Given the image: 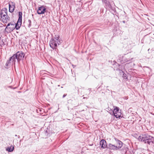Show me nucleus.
<instances>
[{"instance_id":"nucleus-8","label":"nucleus","mask_w":154,"mask_h":154,"mask_svg":"<svg viewBox=\"0 0 154 154\" xmlns=\"http://www.w3.org/2000/svg\"><path fill=\"white\" fill-rule=\"evenodd\" d=\"M11 4H9V11L10 13H12L14 12V10L15 8V4L13 2H11Z\"/></svg>"},{"instance_id":"nucleus-4","label":"nucleus","mask_w":154,"mask_h":154,"mask_svg":"<svg viewBox=\"0 0 154 154\" xmlns=\"http://www.w3.org/2000/svg\"><path fill=\"white\" fill-rule=\"evenodd\" d=\"M16 56L17 60L18 63H19L20 60H23L25 54L22 51H18L16 54H14Z\"/></svg>"},{"instance_id":"nucleus-5","label":"nucleus","mask_w":154,"mask_h":154,"mask_svg":"<svg viewBox=\"0 0 154 154\" xmlns=\"http://www.w3.org/2000/svg\"><path fill=\"white\" fill-rule=\"evenodd\" d=\"M133 59V58H132L131 59H127L125 57H123V60H122V63H125V62H128L125 65V67H126L127 66H129V67H132V64L134 66L135 65V64L134 63H132V60Z\"/></svg>"},{"instance_id":"nucleus-14","label":"nucleus","mask_w":154,"mask_h":154,"mask_svg":"<svg viewBox=\"0 0 154 154\" xmlns=\"http://www.w3.org/2000/svg\"><path fill=\"white\" fill-rule=\"evenodd\" d=\"M14 23L15 24V25H14L15 29L17 30L19 29L20 28L22 24V22H19L18 21H17V23Z\"/></svg>"},{"instance_id":"nucleus-24","label":"nucleus","mask_w":154,"mask_h":154,"mask_svg":"<svg viewBox=\"0 0 154 154\" xmlns=\"http://www.w3.org/2000/svg\"><path fill=\"white\" fill-rule=\"evenodd\" d=\"M45 134H46V133H47V134H48V131H47V130H46V131H45Z\"/></svg>"},{"instance_id":"nucleus-27","label":"nucleus","mask_w":154,"mask_h":154,"mask_svg":"<svg viewBox=\"0 0 154 154\" xmlns=\"http://www.w3.org/2000/svg\"><path fill=\"white\" fill-rule=\"evenodd\" d=\"M3 42V44H4V42Z\"/></svg>"},{"instance_id":"nucleus-9","label":"nucleus","mask_w":154,"mask_h":154,"mask_svg":"<svg viewBox=\"0 0 154 154\" xmlns=\"http://www.w3.org/2000/svg\"><path fill=\"white\" fill-rule=\"evenodd\" d=\"M100 145L101 148L105 149L107 146V143L106 141L104 140H102L100 142Z\"/></svg>"},{"instance_id":"nucleus-1","label":"nucleus","mask_w":154,"mask_h":154,"mask_svg":"<svg viewBox=\"0 0 154 154\" xmlns=\"http://www.w3.org/2000/svg\"><path fill=\"white\" fill-rule=\"evenodd\" d=\"M138 140L145 144H154V137L147 134H140L138 137Z\"/></svg>"},{"instance_id":"nucleus-3","label":"nucleus","mask_w":154,"mask_h":154,"mask_svg":"<svg viewBox=\"0 0 154 154\" xmlns=\"http://www.w3.org/2000/svg\"><path fill=\"white\" fill-rule=\"evenodd\" d=\"M114 6V3L113 2L110 3L109 2L105 5L106 9L109 10L110 12L112 13H115L116 11Z\"/></svg>"},{"instance_id":"nucleus-7","label":"nucleus","mask_w":154,"mask_h":154,"mask_svg":"<svg viewBox=\"0 0 154 154\" xmlns=\"http://www.w3.org/2000/svg\"><path fill=\"white\" fill-rule=\"evenodd\" d=\"M47 11V9L45 6L41 5L39 7L37 11V13L39 14H43Z\"/></svg>"},{"instance_id":"nucleus-21","label":"nucleus","mask_w":154,"mask_h":154,"mask_svg":"<svg viewBox=\"0 0 154 154\" xmlns=\"http://www.w3.org/2000/svg\"><path fill=\"white\" fill-rule=\"evenodd\" d=\"M28 22L29 23L28 24V26L29 27H30L31 26V20H30L29 19L28 20Z\"/></svg>"},{"instance_id":"nucleus-17","label":"nucleus","mask_w":154,"mask_h":154,"mask_svg":"<svg viewBox=\"0 0 154 154\" xmlns=\"http://www.w3.org/2000/svg\"><path fill=\"white\" fill-rule=\"evenodd\" d=\"M22 12H19L18 13L19 18L17 21H18L19 22L22 21Z\"/></svg>"},{"instance_id":"nucleus-2","label":"nucleus","mask_w":154,"mask_h":154,"mask_svg":"<svg viewBox=\"0 0 154 154\" xmlns=\"http://www.w3.org/2000/svg\"><path fill=\"white\" fill-rule=\"evenodd\" d=\"M62 41L58 35H55V37H53L49 42L50 47L53 49H55L57 45H59L62 43Z\"/></svg>"},{"instance_id":"nucleus-19","label":"nucleus","mask_w":154,"mask_h":154,"mask_svg":"<svg viewBox=\"0 0 154 154\" xmlns=\"http://www.w3.org/2000/svg\"><path fill=\"white\" fill-rule=\"evenodd\" d=\"M121 112H117L116 114H115V115H114V116L116 118H119L121 117Z\"/></svg>"},{"instance_id":"nucleus-26","label":"nucleus","mask_w":154,"mask_h":154,"mask_svg":"<svg viewBox=\"0 0 154 154\" xmlns=\"http://www.w3.org/2000/svg\"><path fill=\"white\" fill-rule=\"evenodd\" d=\"M15 136H17V135H15Z\"/></svg>"},{"instance_id":"nucleus-16","label":"nucleus","mask_w":154,"mask_h":154,"mask_svg":"<svg viewBox=\"0 0 154 154\" xmlns=\"http://www.w3.org/2000/svg\"><path fill=\"white\" fill-rule=\"evenodd\" d=\"M109 148L110 149L117 150V149L116 146L110 143L109 145Z\"/></svg>"},{"instance_id":"nucleus-20","label":"nucleus","mask_w":154,"mask_h":154,"mask_svg":"<svg viewBox=\"0 0 154 154\" xmlns=\"http://www.w3.org/2000/svg\"><path fill=\"white\" fill-rule=\"evenodd\" d=\"M14 147H8L7 148L6 150L8 152H11L13 151L14 150Z\"/></svg>"},{"instance_id":"nucleus-12","label":"nucleus","mask_w":154,"mask_h":154,"mask_svg":"<svg viewBox=\"0 0 154 154\" xmlns=\"http://www.w3.org/2000/svg\"><path fill=\"white\" fill-rule=\"evenodd\" d=\"M116 140L117 142V145L116 146L117 149H119L122 147V143L120 140H117L116 139H115Z\"/></svg>"},{"instance_id":"nucleus-10","label":"nucleus","mask_w":154,"mask_h":154,"mask_svg":"<svg viewBox=\"0 0 154 154\" xmlns=\"http://www.w3.org/2000/svg\"><path fill=\"white\" fill-rule=\"evenodd\" d=\"M8 10L6 8H3L1 10L0 13L1 17L8 15L7 14Z\"/></svg>"},{"instance_id":"nucleus-15","label":"nucleus","mask_w":154,"mask_h":154,"mask_svg":"<svg viewBox=\"0 0 154 154\" xmlns=\"http://www.w3.org/2000/svg\"><path fill=\"white\" fill-rule=\"evenodd\" d=\"M11 57V59H12V61L13 62V64H14V65L15 66V64L16 60H17L16 56H15V54H14Z\"/></svg>"},{"instance_id":"nucleus-25","label":"nucleus","mask_w":154,"mask_h":154,"mask_svg":"<svg viewBox=\"0 0 154 154\" xmlns=\"http://www.w3.org/2000/svg\"><path fill=\"white\" fill-rule=\"evenodd\" d=\"M90 90H91V89H90ZM90 93V92H89V94Z\"/></svg>"},{"instance_id":"nucleus-6","label":"nucleus","mask_w":154,"mask_h":154,"mask_svg":"<svg viewBox=\"0 0 154 154\" xmlns=\"http://www.w3.org/2000/svg\"><path fill=\"white\" fill-rule=\"evenodd\" d=\"M15 24L9 23L7 26L5 30L8 32H10L13 31L15 29Z\"/></svg>"},{"instance_id":"nucleus-22","label":"nucleus","mask_w":154,"mask_h":154,"mask_svg":"<svg viewBox=\"0 0 154 154\" xmlns=\"http://www.w3.org/2000/svg\"><path fill=\"white\" fill-rule=\"evenodd\" d=\"M102 2L103 3H104L105 4V5L106 4V3H107L109 2L107 0H102Z\"/></svg>"},{"instance_id":"nucleus-23","label":"nucleus","mask_w":154,"mask_h":154,"mask_svg":"<svg viewBox=\"0 0 154 154\" xmlns=\"http://www.w3.org/2000/svg\"><path fill=\"white\" fill-rule=\"evenodd\" d=\"M66 95H67V94H64L63 95V98H64V97H66Z\"/></svg>"},{"instance_id":"nucleus-13","label":"nucleus","mask_w":154,"mask_h":154,"mask_svg":"<svg viewBox=\"0 0 154 154\" xmlns=\"http://www.w3.org/2000/svg\"><path fill=\"white\" fill-rule=\"evenodd\" d=\"M12 60V59H11V57H10L9 60L7 61L5 64V65L7 66H8L11 65L12 66L14 65V64H13V62Z\"/></svg>"},{"instance_id":"nucleus-11","label":"nucleus","mask_w":154,"mask_h":154,"mask_svg":"<svg viewBox=\"0 0 154 154\" xmlns=\"http://www.w3.org/2000/svg\"><path fill=\"white\" fill-rule=\"evenodd\" d=\"M2 21L4 23H6L10 20V18L8 15L1 17Z\"/></svg>"},{"instance_id":"nucleus-18","label":"nucleus","mask_w":154,"mask_h":154,"mask_svg":"<svg viewBox=\"0 0 154 154\" xmlns=\"http://www.w3.org/2000/svg\"><path fill=\"white\" fill-rule=\"evenodd\" d=\"M119 108L118 107H116L115 108H114V109L113 111V114L114 115L116 114L119 111Z\"/></svg>"}]
</instances>
